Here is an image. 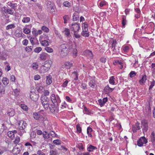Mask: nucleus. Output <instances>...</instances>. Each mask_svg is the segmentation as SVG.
Returning a JSON list of instances; mask_svg holds the SVG:
<instances>
[{
  "label": "nucleus",
  "mask_w": 155,
  "mask_h": 155,
  "mask_svg": "<svg viewBox=\"0 0 155 155\" xmlns=\"http://www.w3.org/2000/svg\"><path fill=\"white\" fill-rule=\"evenodd\" d=\"M88 25L86 22L84 23L82 25V31H87L88 30Z\"/></svg>",
  "instance_id": "21"
},
{
  "label": "nucleus",
  "mask_w": 155,
  "mask_h": 155,
  "mask_svg": "<svg viewBox=\"0 0 155 155\" xmlns=\"http://www.w3.org/2000/svg\"><path fill=\"white\" fill-rule=\"evenodd\" d=\"M49 135H51L53 137H58V135L56 134L54 131H50L49 133H48Z\"/></svg>",
  "instance_id": "34"
},
{
  "label": "nucleus",
  "mask_w": 155,
  "mask_h": 155,
  "mask_svg": "<svg viewBox=\"0 0 155 155\" xmlns=\"http://www.w3.org/2000/svg\"><path fill=\"white\" fill-rule=\"evenodd\" d=\"M5 88L3 86H0V96H1L2 94H5Z\"/></svg>",
  "instance_id": "23"
},
{
  "label": "nucleus",
  "mask_w": 155,
  "mask_h": 155,
  "mask_svg": "<svg viewBox=\"0 0 155 155\" xmlns=\"http://www.w3.org/2000/svg\"><path fill=\"white\" fill-rule=\"evenodd\" d=\"M30 18L29 17H24L22 20V21L24 23H28L30 21Z\"/></svg>",
  "instance_id": "42"
},
{
  "label": "nucleus",
  "mask_w": 155,
  "mask_h": 155,
  "mask_svg": "<svg viewBox=\"0 0 155 155\" xmlns=\"http://www.w3.org/2000/svg\"><path fill=\"white\" fill-rule=\"evenodd\" d=\"M42 49L41 47H37L35 48L34 51L36 53H39L41 51Z\"/></svg>",
  "instance_id": "59"
},
{
  "label": "nucleus",
  "mask_w": 155,
  "mask_h": 155,
  "mask_svg": "<svg viewBox=\"0 0 155 155\" xmlns=\"http://www.w3.org/2000/svg\"><path fill=\"white\" fill-rule=\"evenodd\" d=\"M117 44V42L115 40H113L112 41V47L113 51L115 52L116 54H117L119 52L120 50L119 48H118L117 49H116V45Z\"/></svg>",
  "instance_id": "10"
},
{
  "label": "nucleus",
  "mask_w": 155,
  "mask_h": 155,
  "mask_svg": "<svg viewBox=\"0 0 155 155\" xmlns=\"http://www.w3.org/2000/svg\"><path fill=\"white\" fill-rule=\"evenodd\" d=\"M7 114L10 117H13L15 114V111L13 108H11L9 109L8 111Z\"/></svg>",
  "instance_id": "17"
},
{
  "label": "nucleus",
  "mask_w": 155,
  "mask_h": 155,
  "mask_svg": "<svg viewBox=\"0 0 155 155\" xmlns=\"http://www.w3.org/2000/svg\"><path fill=\"white\" fill-rule=\"evenodd\" d=\"M114 115V114L112 113H111L110 117L107 120L108 121L110 122L114 119V118L113 117Z\"/></svg>",
  "instance_id": "57"
},
{
  "label": "nucleus",
  "mask_w": 155,
  "mask_h": 155,
  "mask_svg": "<svg viewBox=\"0 0 155 155\" xmlns=\"http://www.w3.org/2000/svg\"><path fill=\"white\" fill-rule=\"evenodd\" d=\"M114 89V88H110L107 85L104 88V90L106 93H110L112 92Z\"/></svg>",
  "instance_id": "16"
},
{
  "label": "nucleus",
  "mask_w": 155,
  "mask_h": 155,
  "mask_svg": "<svg viewBox=\"0 0 155 155\" xmlns=\"http://www.w3.org/2000/svg\"><path fill=\"white\" fill-rule=\"evenodd\" d=\"M141 127H143V132H147L148 130V125L147 121L145 120H143L141 122Z\"/></svg>",
  "instance_id": "5"
},
{
  "label": "nucleus",
  "mask_w": 155,
  "mask_h": 155,
  "mask_svg": "<svg viewBox=\"0 0 155 155\" xmlns=\"http://www.w3.org/2000/svg\"><path fill=\"white\" fill-rule=\"evenodd\" d=\"M72 74H73L75 76V78H74V80L75 81H77L78 79V74L77 71H74L72 73Z\"/></svg>",
  "instance_id": "41"
},
{
  "label": "nucleus",
  "mask_w": 155,
  "mask_h": 155,
  "mask_svg": "<svg viewBox=\"0 0 155 155\" xmlns=\"http://www.w3.org/2000/svg\"><path fill=\"white\" fill-rule=\"evenodd\" d=\"M36 89L38 93H42L43 92L44 88L42 86H40L38 87H37Z\"/></svg>",
  "instance_id": "44"
},
{
  "label": "nucleus",
  "mask_w": 155,
  "mask_h": 155,
  "mask_svg": "<svg viewBox=\"0 0 155 155\" xmlns=\"http://www.w3.org/2000/svg\"><path fill=\"white\" fill-rule=\"evenodd\" d=\"M43 137L45 139H48L50 137L49 134L47 132L45 131L43 134Z\"/></svg>",
  "instance_id": "48"
},
{
  "label": "nucleus",
  "mask_w": 155,
  "mask_h": 155,
  "mask_svg": "<svg viewBox=\"0 0 155 155\" xmlns=\"http://www.w3.org/2000/svg\"><path fill=\"white\" fill-rule=\"evenodd\" d=\"M95 85L96 83L94 80H91L89 82V85L92 88L95 86Z\"/></svg>",
  "instance_id": "40"
},
{
  "label": "nucleus",
  "mask_w": 155,
  "mask_h": 155,
  "mask_svg": "<svg viewBox=\"0 0 155 155\" xmlns=\"http://www.w3.org/2000/svg\"><path fill=\"white\" fill-rule=\"evenodd\" d=\"M21 108L25 111H27L28 109V107L24 104H22L20 105Z\"/></svg>",
  "instance_id": "47"
},
{
  "label": "nucleus",
  "mask_w": 155,
  "mask_h": 155,
  "mask_svg": "<svg viewBox=\"0 0 155 155\" xmlns=\"http://www.w3.org/2000/svg\"><path fill=\"white\" fill-rule=\"evenodd\" d=\"M76 129H77V132L78 134H80L81 133L82 130L81 128L80 127V125L79 124H78L76 126Z\"/></svg>",
  "instance_id": "36"
},
{
  "label": "nucleus",
  "mask_w": 155,
  "mask_h": 155,
  "mask_svg": "<svg viewBox=\"0 0 155 155\" xmlns=\"http://www.w3.org/2000/svg\"><path fill=\"white\" fill-rule=\"evenodd\" d=\"M41 44L43 46H46L49 45V42L46 40H42L40 41Z\"/></svg>",
  "instance_id": "27"
},
{
  "label": "nucleus",
  "mask_w": 155,
  "mask_h": 155,
  "mask_svg": "<svg viewBox=\"0 0 155 155\" xmlns=\"http://www.w3.org/2000/svg\"><path fill=\"white\" fill-rule=\"evenodd\" d=\"M76 14L74 13L73 15V21H77L79 20V17L78 15H76Z\"/></svg>",
  "instance_id": "43"
},
{
  "label": "nucleus",
  "mask_w": 155,
  "mask_h": 155,
  "mask_svg": "<svg viewBox=\"0 0 155 155\" xmlns=\"http://www.w3.org/2000/svg\"><path fill=\"white\" fill-rule=\"evenodd\" d=\"M64 20V23L66 24L68 22V20L69 19V17L68 15H65L63 17Z\"/></svg>",
  "instance_id": "33"
},
{
  "label": "nucleus",
  "mask_w": 155,
  "mask_h": 155,
  "mask_svg": "<svg viewBox=\"0 0 155 155\" xmlns=\"http://www.w3.org/2000/svg\"><path fill=\"white\" fill-rule=\"evenodd\" d=\"M155 81L153 79V81L150 82V85L149 87V90H150L152 89L153 87L155 85Z\"/></svg>",
  "instance_id": "49"
},
{
  "label": "nucleus",
  "mask_w": 155,
  "mask_h": 155,
  "mask_svg": "<svg viewBox=\"0 0 155 155\" xmlns=\"http://www.w3.org/2000/svg\"><path fill=\"white\" fill-rule=\"evenodd\" d=\"M151 140L153 146H155V134L153 132L152 133L150 136Z\"/></svg>",
  "instance_id": "18"
},
{
  "label": "nucleus",
  "mask_w": 155,
  "mask_h": 155,
  "mask_svg": "<svg viewBox=\"0 0 155 155\" xmlns=\"http://www.w3.org/2000/svg\"><path fill=\"white\" fill-rule=\"evenodd\" d=\"M15 4L11 2H8V5L9 6H10V7H12V9L14 10H15L17 8V5H15Z\"/></svg>",
  "instance_id": "37"
},
{
  "label": "nucleus",
  "mask_w": 155,
  "mask_h": 155,
  "mask_svg": "<svg viewBox=\"0 0 155 155\" xmlns=\"http://www.w3.org/2000/svg\"><path fill=\"white\" fill-rule=\"evenodd\" d=\"M20 140L19 137L17 136L16 137L15 140L14 141V143L15 144H16L18 143Z\"/></svg>",
  "instance_id": "53"
},
{
  "label": "nucleus",
  "mask_w": 155,
  "mask_h": 155,
  "mask_svg": "<svg viewBox=\"0 0 155 155\" xmlns=\"http://www.w3.org/2000/svg\"><path fill=\"white\" fill-rule=\"evenodd\" d=\"M97 148L95 146L90 145L87 147V150L89 152L93 151L94 150H96Z\"/></svg>",
  "instance_id": "24"
},
{
  "label": "nucleus",
  "mask_w": 155,
  "mask_h": 155,
  "mask_svg": "<svg viewBox=\"0 0 155 155\" xmlns=\"http://www.w3.org/2000/svg\"><path fill=\"white\" fill-rule=\"evenodd\" d=\"M41 102L46 101H49V99L47 96L41 95Z\"/></svg>",
  "instance_id": "30"
},
{
  "label": "nucleus",
  "mask_w": 155,
  "mask_h": 155,
  "mask_svg": "<svg viewBox=\"0 0 155 155\" xmlns=\"http://www.w3.org/2000/svg\"><path fill=\"white\" fill-rule=\"evenodd\" d=\"M46 5L47 7L51 12H54L55 6L53 3H52L51 1H48L47 2Z\"/></svg>",
  "instance_id": "6"
},
{
  "label": "nucleus",
  "mask_w": 155,
  "mask_h": 155,
  "mask_svg": "<svg viewBox=\"0 0 155 155\" xmlns=\"http://www.w3.org/2000/svg\"><path fill=\"white\" fill-rule=\"evenodd\" d=\"M36 133L34 132H31L30 134V138L31 139H33L36 137Z\"/></svg>",
  "instance_id": "61"
},
{
  "label": "nucleus",
  "mask_w": 155,
  "mask_h": 155,
  "mask_svg": "<svg viewBox=\"0 0 155 155\" xmlns=\"http://www.w3.org/2000/svg\"><path fill=\"white\" fill-rule=\"evenodd\" d=\"M49 91L47 90H44V91L43 94L41 95L45 96H47L49 95Z\"/></svg>",
  "instance_id": "58"
},
{
  "label": "nucleus",
  "mask_w": 155,
  "mask_h": 155,
  "mask_svg": "<svg viewBox=\"0 0 155 155\" xmlns=\"http://www.w3.org/2000/svg\"><path fill=\"white\" fill-rule=\"evenodd\" d=\"M32 32L33 35L36 36L38 35L41 34L42 33V31L40 30L37 31L35 28H33Z\"/></svg>",
  "instance_id": "14"
},
{
  "label": "nucleus",
  "mask_w": 155,
  "mask_h": 155,
  "mask_svg": "<svg viewBox=\"0 0 155 155\" xmlns=\"http://www.w3.org/2000/svg\"><path fill=\"white\" fill-rule=\"evenodd\" d=\"M41 29L42 30L46 32H48L49 31V29L48 28L45 26H42L41 27Z\"/></svg>",
  "instance_id": "51"
},
{
  "label": "nucleus",
  "mask_w": 155,
  "mask_h": 155,
  "mask_svg": "<svg viewBox=\"0 0 155 155\" xmlns=\"http://www.w3.org/2000/svg\"><path fill=\"white\" fill-rule=\"evenodd\" d=\"M70 27L71 30L73 32L79 31L80 28L79 25L77 23H73Z\"/></svg>",
  "instance_id": "3"
},
{
  "label": "nucleus",
  "mask_w": 155,
  "mask_h": 155,
  "mask_svg": "<svg viewBox=\"0 0 155 155\" xmlns=\"http://www.w3.org/2000/svg\"><path fill=\"white\" fill-rule=\"evenodd\" d=\"M33 116L34 118L36 120H38L43 118V116L41 114V112H40L34 113Z\"/></svg>",
  "instance_id": "11"
},
{
  "label": "nucleus",
  "mask_w": 155,
  "mask_h": 155,
  "mask_svg": "<svg viewBox=\"0 0 155 155\" xmlns=\"http://www.w3.org/2000/svg\"><path fill=\"white\" fill-rule=\"evenodd\" d=\"M114 80L115 78L114 76L110 77L109 80L110 84L112 85H114L115 83Z\"/></svg>",
  "instance_id": "31"
},
{
  "label": "nucleus",
  "mask_w": 155,
  "mask_h": 155,
  "mask_svg": "<svg viewBox=\"0 0 155 155\" xmlns=\"http://www.w3.org/2000/svg\"><path fill=\"white\" fill-rule=\"evenodd\" d=\"M30 97L31 99L33 101H37L38 99L39 96L38 94H36L35 92H33L31 91L30 93Z\"/></svg>",
  "instance_id": "7"
},
{
  "label": "nucleus",
  "mask_w": 155,
  "mask_h": 155,
  "mask_svg": "<svg viewBox=\"0 0 155 155\" xmlns=\"http://www.w3.org/2000/svg\"><path fill=\"white\" fill-rule=\"evenodd\" d=\"M69 47L68 48V50L69 51V50H73L74 51L75 50L77 51L76 49L75 48V46L73 45L72 43H70L69 44Z\"/></svg>",
  "instance_id": "29"
},
{
  "label": "nucleus",
  "mask_w": 155,
  "mask_h": 155,
  "mask_svg": "<svg viewBox=\"0 0 155 155\" xmlns=\"http://www.w3.org/2000/svg\"><path fill=\"white\" fill-rule=\"evenodd\" d=\"M45 49L48 52L51 53L53 51V49L50 47H46Z\"/></svg>",
  "instance_id": "52"
},
{
  "label": "nucleus",
  "mask_w": 155,
  "mask_h": 155,
  "mask_svg": "<svg viewBox=\"0 0 155 155\" xmlns=\"http://www.w3.org/2000/svg\"><path fill=\"white\" fill-rule=\"evenodd\" d=\"M147 80V76L146 75H143L141 79L139 81V82L140 84L141 83H143L145 82Z\"/></svg>",
  "instance_id": "35"
},
{
  "label": "nucleus",
  "mask_w": 155,
  "mask_h": 155,
  "mask_svg": "<svg viewBox=\"0 0 155 155\" xmlns=\"http://www.w3.org/2000/svg\"><path fill=\"white\" fill-rule=\"evenodd\" d=\"M8 135L11 139H13L15 137V134H14L12 131H9L8 132Z\"/></svg>",
  "instance_id": "32"
},
{
  "label": "nucleus",
  "mask_w": 155,
  "mask_h": 155,
  "mask_svg": "<svg viewBox=\"0 0 155 155\" xmlns=\"http://www.w3.org/2000/svg\"><path fill=\"white\" fill-rule=\"evenodd\" d=\"M7 58V55L5 54H2L0 55V59L1 60H6Z\"/></svg>",
  "instance_id": "38"
},
{
  "label": "nucleus",
  "mask_w": 155,
  "mask_h": 155,
  "mask_svg": "<svg viewBox=\"0 0 155 155\" xmlns=\"http://www.w3.org/2000/svg\"><path fill=\"white\" fill-rule=\"evenodd\" d=\"M139 125L140 123H139L138 122L136 123L135 126L133 127L132 130L133 132H136L137 130L140 129V128Z\"/></svg>",
  "instance_id": "15"
},
{
  "label": "nucleus",
  "mask_w": 155,
  "mask_h": 155,
  "mask_svg": "<svg viewBox=\"0 0 155 155\" xmlns=\"http://www.w3.org/2000/svg\"><path fill=\"white\" fill-rule=\"evenodd\" d=\"M78 32L75 31L74 32V37L76 38H79L81 37V35L78 33Z\"/></svg>",
  "instance_id": "50"
},
{
  "label": "nucleus",
  "mask_w": 155,
  "mask_h": 155,
  "mask_svg": "<svg viewBox=\"0 0 155 155\" xmlns=\"http://www.w3.org/2000/svg\"><path fill=\"white\" fill-rule=\"evenodd\" d=\"M24 32L26 34H28L30 33L31 31L28 28H25L24 29Z\"/></svg>",
  "instance_id": "60"
},
{
  "label": "nucleus",
  "mask_w": 155,
  "mask_h": 155,
  "mask_svg": "<svg viewBox=\"0 0 155 155\" xmlns=\"http://www.w3.org/2000/svg\"><path fill=\"white\" fill-rule=\"evenodd\" d=\"M122 23L123 26H124L126 24V18L124 17H123L122 18Z\"/></svg>",
  "instance_id": "56"
},
{
  "label": "nucleus",
  "mask_w": 155,
  "mask_h": 155,
  "mask_svg": "<svg viewBox=\"0 0 155 155\" xmlns=\"http://www.w3.org/2000/svg\"><path fill=\"white\" fill-rule=\"evenodd\" d=\"M67 44L66 43L62 44L60 46V48L61 50V54L63 56L67 54L69 52Z\"/></svg>",
  "instance_id": "1"
},
{
  "label": "nucleus",
  "mask_w": 155,
  "mask_h": 155,
  "mask_svg": "<svg viewBox=\"0 0 155 155\" xmlns=\"http://www.w3.org/2000/svg\"><path fill=\"white\" fill-rule=\"evenodd\" d=\"M81 35L84 37H87L89 36V32L87 31H82L81 33Z\"/></svg>",
  "instance_id": "39"
},
{
  "label": "nucleus",
  "mask_w": 155,
  "mask_h": 155,
  "mask_svg": "<svg viewBox=\"0 0 155 155\" xmlns=\"http://www.w3.org/2000/svg\"><path fill=\"white\" fill-rule=\"evenodd\" d=\"M50 98L53 104H58L56 99V97L55 96L54 94H52L51 95V96Z\"/></svg>",
  "instance_id": "13"
},
{
  "label": "nucleus",
  "mask_w": 155,
  "mask_h": 155,
  "mask_svg": "<svg viewBox=\"0 0 155 155\" xmlns=\"http://www.w3.org/2000/svg\"><path fill=\"white\" fill-rule=\"evenodd\" d=\"M46 82L47 84H50L52 83V77L50 75H48L46 76Z\"/></svg>",
  "instance_id": "20"
},
{
  "label": "nucleus",
  "mask_w": 155,
  "mask_h": 155,
  "mask_svg": "<svg viewBox=\"0 0 155 155\" xmlns=\"http://www.w3.org/2000/svg\"><path fill=\"white\" fill-rule=\"evenodd\" d=\"M64 5L66 7L68 8L70 7L71 6V4L68 1H65L63 3Z\"/></svg>",
  "instance_id": "46"
},
{
  "label": "nucleus",
  "mask_w": 155,
  "mask_h": 155,
  "mask_svg": "<svg viewBox=\"0 0 155 155\" xmlns=\"http://www.w3.org/2000/svg\"><path fill=\"white\" fill-rule=\"evenodd\" d=\"M6 12L8 13L10 15H13L14 14V11L11 9L8 8L6 10Z\"/></svg>",
  "instance_id": "55"
},
{
  "label": "nucleus",
  "mask_w": 155,
  "mask_h": 155,
  "mask_svg": "<svg viewBox=\"0 0 155 155\" xmlns=\"http://www.w3.org/2000/svg\"><path fill=\"white\" fill-rule=\"evenodd\" d=\"M147 142V139L144 137H141L137 141V145L140 147H142L143 144H146Z\"/></svg>",
  "instance_id": "4"
},
{
  "label": "nucleus",
  "mask_w": 155,
  "mask_h": 155,
  "mask_svg": "<svg viewBox=\"0 0 155 155\" xmlns=\"http://www.w3.org/2000/svg\"><path fill=\"white\" fill-rule=\"evenodd\" d=\"M64 32H65V35H66L67 37H69V36L70 35V30L69 29L65 28L64 30Z\"/></svg>",
  "instance_id": "28"
},
{
  "label": "nucleus",
  "mask_w": 155,
  "mask_h": 155,
  "mask_svg": "<svg viewBox=\"0 0 155 155\" xmlns=\"http://www.w3.org/2000/svg\"><path fill=\"white\" fill-rule=\"evenodd\" d=\"M28 40L27 39H25L23 40L22 41L23 44L25 46H26L28 44Z\"/></svg>",
  "instance_id": "64"
},
{
  "label": "nucleus",
  "mask_w": 155,
  "mask_h": 155,
  "mask_svg": "<svg viewBox=\"0 0 155 155\" xmlns=\"http://www.w3.org/2000/svg\"><path fill=\"white\" fill-rule=\"evenodd\" d=\"M53 143L56 145H59L61 144L60 141L59 140H55L53 141Z\"/></svg>",
  "instance_id": "63"
},
{
  "label": "nucleus",
  "mask_w": 155,
  "mask_h": 155,
  "mask_svg": "<svg viewBox=\"0 0 155 155\" xmlns=\"http://www.w3.org/2000/svg\"><path fill=\"white\" fill-rule=\"evenodd\" d=\"M93 131L91 128L90 127H88L87 129V133L88 134V136L91 137H92V135L91 134V132Z\"/></svg>",
  "instance_id": "26"
},
{
  "label": "nucleus",
  "mask_w": 155,
  "mask_h": 155,
  "mask_svg": "<svg viewBox=\"0 0 155 155\" xmlns=\"http://www.w3.org/2000/svg\"><path fill=\"white\" fill-rule=\"evenodd\" d=\"M131 78H132L136 75V73L134 71H131L129 74Z\"/></svg>",
  "instance_id": "62"
},
{
  "label": "nucleus",
  "mask_w": 155,
  "mask_h": 155,
  "mask_svg": "<svg viewBox=\"0 0 155 155\" xmlns=\"http://www.w3.org/2000/svg\"><path fill=\"white\" fill-rule=\"evenodd\" d=\"M2 82L5 85H7L9 82V80L6 77H4L2 79Z\"/></svg>",
  "instance_id": "25"
},
{
  "label": "nucleus",
  "mask_w": 155,
  "mask_h": 155,
  "mask_svg": "<svg viewBox=\"0 0 155 155\" xmlns=\"http://www.w3.org/2000/svg\"><path fill=\"white\" fill-rule=\"evenodd\" d=\"M32 47L28 46L25 48V51L27 52H29L32 51Z\"/></svg>",
  "instance_id": "54"
},
{
  "label": "nucleus",
  "mask_w": 155,
  "mask_h": 155,
  "mask_svg": "<svg viewBox=\"0 0 155 155\" xmlns=\"http://www.w3.org/2000/svg\"><path fill=\"white\" fill-rule=\"evenodd\" d=\"M15 27V26L14 24H10L7 25L6 27V29L7 30L11 29L12 28H14Z\"/></svg>",
  "instance_id": "45"
},
{
  "label": "nucleus",
  "mask_w": 155,
  "mask_h": 155,
  "mask_svg": "<svg viewBox=\"0 0 155 155\" xmlns=\"http://www.w3.org/2000/svg\"><path fill=\"white\" fill-rule=\"evenodd\" d=\"M48 54L46 53H43L40 55V58L42 60H45L48 58Z\"/></svg>",
  "instance_id": "19"
},
{
  "label": "nucleus",
  "mask_w": 155,
  "mask_h": 155,
  "mask_svg": "<svg viewBox=\"0 0 155 155\" xmlns=\"http://www.w3.org/2000/svg\"><path fill=\"white\" fill-rule=\"evenodd\" d=\"M83 55L86 56L87 58L91 59L93 58V54L92 52L89 50H86L83 53Z\"/></svg>",
  "instance_id": "8"
},
{
  "label": "nucleus",
  "mask_w": 155,
  "mask_h": 155,
  "mask_svg": "<svg viewBox=\"0 0 155 155\" xmlns=\"http://www.w3.org/2000/svg\"><path fill=\"white\" fill-rule=\"evenodd\" d=\"M50 111L54 114H56L58 111V105L51 104L49 106Z\"/></svg>",
  "instance_id": "2"
},
{
  "label": "nucleus",
  "mask_w": 155,
  "mask_h": 155,
  "mask_svg": "<svg viewBox=\"0 0 155 155\" xmlns=\"http://www.w3.org/2000/svg\"><path fill=\"white\" fill-rule=\"evenodd\" d=\"M18 125L20 129L24 130L26 127L27 124L25 121L21 120L19 121Z\"/></svg>",
  "instance_id": "12"
},
{
  "label": "nucleus",
  "mask_w": 155,
  "mask_h": 155,
  "mask_svg": "<svg viewBox=\"0 0 155 155\" xmlns=\"http://www.w3.org/2000/svg\"><path fill=\"white\" fill-rule=\"evenodd\" d=\"M73 66V64L69 61H65L64 63L62 65V68L63 69L65 68L69 69L71 68Z\"/></svg>",
  "instance_id": "9"
},
{
  "label": "nucleus",
  "mask_w": 155,
  "mask_h": 155,
  "mask_svg": "<svg viewBox=\"0 0 155 155\" xmlns=\"http://www.w3.org/2000/svg\"><path fill=\"white\" fill-rule=\"evenodd\" d=\"M49 70L48 69V68H47L45 67V66L42 65L41 66L40 68V71L41 73H44L47 72Z\"/></svg>",
  "instance_id": "22"
}]
</instances>
